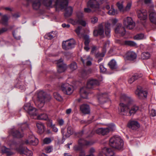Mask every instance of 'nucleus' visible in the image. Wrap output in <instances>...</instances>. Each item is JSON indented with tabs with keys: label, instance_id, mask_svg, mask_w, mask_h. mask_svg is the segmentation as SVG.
I'll use <instances>...</instances> for the list:
<instances>
[{
	"label": "nucleus",
	"instance_id": "obj_1",
	"mask_svg": "<svg viewBox=\"0 0 156 156\" xmlns=\"http://www.w3.org/2000/svg\"><path fill=\"white\" fill-rule=\"evenodd\" d=\"M121 100L122 101H125L127 104L126 105L121 103L119 104V114L121 115L129 116V108L133 104V99L130 96L122 94L121 96Z\"/></svg>",
	"mask_w": 156,
	"mask_h": 156
},
{
	"label": "nucleus",
	"instance_id": "obj_2",
	"mask_svg": "<svg viewBox=\"0 0 156 156\" xmlns=\"http://www.w3.org/2000/svg\"><path fill=\"white\" fill-rule=\"evenodd\" d=\"M24 109L30 115L33 116L34 119L38 120L49 121L51 124H52V120L49 119L47 114L42 113L37 115V110L31 106L30 103H27L25 104L24 106Z\"/></svg>",
	"mask_w": 156,
	"mask_h": 156
},
{
	"label": "nucleus",
	"instance_id": "obj_3",
	"mask_svg": "<svg viewBox=\"0 0 156 156\" xmlns=\"http://www.w3.org/2000/svg\"><path fill=\"white\" fill-rule=\"evenodd\" d=\"M67 0H43V3L45 6L52 7L55 6L56 11L59 9H62L66 7L68 4Z\"/></svg>",
	"mask_w": 156,
	"mask_h": 156
},
{
	"label": "nucleus",
	"instance_id": "obj_4",
	"mask_svg": "<svg viewBox=\"0 0 156 156\" xmlns=\"http://www.w3.org/2000/svg\"><path fill=\"white\" fill-rule=\"evenodd\" d=\"M51 98L50 95H46L45 92L41 90L37 93L35 103L39 108H41L43 106L45 101H49Z\"/></svg>",
	"mask_w": 156,
	"mask_h": 156
},
{
	"label": "nucleus",
	"instance_id": "obj_5",
	"mask_svg": "<svg viewBox=\"0 0 156 156\" xmlns=\"http://www.w3.org/2000/svg\"><path fill=\"white\" fill-rule=\"evenodd\" d=\"M123 144V140L118 136H113L109 140L110 145L112 147L118 149L120 150L122 149Z\"/></svg>",
	"mask_w": 156,
	"mask_h": 156
},
{
	"label": "nucleus",
	"instance_id": "obj_6",
	"mask_svg": "<svg viewBox=\"0 0 156 156\" xmlns=\"http://www.w3.org/2000/svg\"><path fill=\"white\" fill-rule=\"evenodd\" d=\"M118 20L116 19H112L109 20L105 24V33L106 36L108 37L110 36V27L113 26L117 22Z\"/></svg>",
	"mask_w": 156,
	"mask_h": 156
},
{
	"label": "nucleus",
	"instance_id": "obj_7",
	"mask_svg": "<svg viewBox=\"0 0 156 156\" xmlns=\"http://www.w3.org/2000/svg\"><path fill=\"white\" fill-rule=\"evenodd\" d=\"M135 94L139 99H143L146 98L147 92L144 90L141 87L138 86L135 91Z\"/></svg>",
	"mask_w": 156,
	"mask_h": 156
},
{
	"label": "nucleus",
	"instance_id": "obj_8",
	"mask_svg": "<svg viewBox=\"0 0 156 156\" xmlns=\"http://www.w3.org/2000/svg\"><path fill=\"white\" fill-rule=\"evenodd\" d=\"M75 43V41L73 39H72L68 40L63 42L62 47L64 49L67 50L73 48Z\"/></svg>",
	"mask_w": 156,
	"mask_h": 156
},
{
	"label": "nucleus",
	"instance_id": "obj_9",
	"mask_svg": "<svg viewBox=\"0 0 156 156\" xmlns=\"http://www.w3.org/2000/svg\"><path fill=\"white\" fill-rule=\"evenodd\" d=\"M123 24L125 27L129 29H133L135 26L132 19L129 17L125 18L123 21Z\"/></svg>",
	"mask_w": 156,
	"mask_h": 156
},
{
	"label": "nucleus",
	"instance_id": "obj_10",
	"mask_svg": "<svg viewBox=\"0 0 156 156\" xmlns=\"http://www.w3.org/2000/svg\"><path fill=\"white\" fill-rule=\"evenodd\" d=\"M61 89L64 93L68 95H70L73 92V87L66 83L62 86Z\"/></svg>",
	"mask_w": 156,
	"mask_h": 156
},
{
	"label": "nucleus",
	"instance_id": "obj_11",
	"mask_svg": "<svg viewBox=\"0 0 156 156\" xmlns=\"http://www.w3.org/2000/svg\"><path fill=\"white\" fill-rule=\"evenodd\" d=\"M38 140L32 135L29 136L28 139L25 140L23 142V144L36 145L38 144Z\"/></svg>",
	"mask_w": 156,
	"mask_h": 156
},
{
	"label": "nucleus",
	"instance_id": "obj_12",
	"mask_svg": "<svg viewBox=\"0 0 156 156\" xmlns=\"http://www.w3.org/2000/svg\"><path fill=\"white\" fill-rule=\"evenodd\" d=\"M115 32L120 36H123L125 33L126 31L125 28L123 27L121 24L118 23L115 29Z\"/></svg>",
	"mask_w": 156,
	"mask_h": 156
},
{
	"label": "nucleus",
	"instance_id": "obj_13",
	"mask_svg": "<svg viewBox=\"0 0 156 156\" xmlns=\"http://www.w3.org/2000/svg\"><path fill=\"white\" fill-rule=\"evenodd\" d=\"M57 71L59 73L64 72L66 69V65L63 64V61L62 59H60L57 62Z\"/></svg>",
	"mask_w": 156,
	"mask_h": 156
},
{
	"label": "nucleus",
	"instance_id": "obj_14",
	"mask_svg": "<svg viewBox=\"0 0 156 156\" xmlns=\"http://www.w3.org/2000/svg\"><path fill=\"white\" fill-rule=\"evenodd\" d=\"M136 57L137 55L134 52L129 51L126 54L125 58L127 60L133 61L136 58Z\"/></svg>",
	"mask_w": 156,
	"mask_h": 156
},
{
	"label": "nucleus",
	"instance_id": "obj_15",
	"mask_svg": "<svg viewBox=\"0 0 156 156\" xmlns=\"http://www.w3.org/2000/svg\"><path fill=\"white\" fill-rule=\"evenodd\" d=\"M87 5L93 9H95L94 11H99V5L97 1L95 0H90L87 3Z\"/></svg>",
	"mask_w": 156,
	"mask_h": 156
},
{
	"label": "nucleus",
	"instance_id": "obj_16",
	"mask_svg": "<svg viewBox=\"0 0 156 156\" xmlns=\"http://www.w3.org/2000/svg\"><path fill=\"white\" fill-rule=\"evenodd\" d=\"M138 17L141 20H144L147 18V12L145 10L141 9L137 12Z\"/></svg>",
	"mask_w": 156,
	"mask_h": 156
},
{
	"label": "nucleus",
	"instance_id": "obj_17",
	"mask_svg": "<svg viewBox=\"0 0 156 156\" xmlns=\"http://www.w3.org/2000/svg\"><path fill=\"white\" fill-rule=\"evenodd\" d=\"M100 84L99 82L95 79H90L87 83V87L88 88H92L96 86H98Z\"/></svg>",
	"mask_w": 156,
	"mask_h": 156
},
{
	"label": "nucleus",
	"instance_id": "obj_18",
	"mask_svg": "<svg viewBox=\"0 0 156 156\" xmlns=\"http://www.w3.org/2000/svg\"><path fill=\"white\" fill-rule=\"evenodd\" d=\"M104 32L103 24L102 23L100 24L98 27L97 29L94 30L93 34L94 36H97L99 35H102Z\"/></svg>",
	"mask_w": 156,
	"mask_h": 156
},
{
	"label": "nucleus",
	"instance_id": "obj_19",
	"mask_svg": "<svg viewBox=\"0 0 156 156\" xmlns=\"http://www.w3.org/2000/svg\"><path fill=\"white\" fill-rule=\"evenodd\" d=\"M81 59L84 65L90 66L92 64V59L89 56H85L81 57Z\"/></svg>",
	"mask_w": 156,
	"mask_h": 156
},
{
	"label": "nucleus",
	"instance_id": "obj_20",
	"mask_svg": "<svg viewBox=\"0 0 156 156\" xmlns=\"http://www.w3.org/2000/svg\"><path fill=\"white\" fill-rule=\"evenodd\" d=\"M116 42L121 45H128L131 46H136V44L133 41H121L119 40H117Z\"/></svg>",
	"mask_w": 156,
	"mask_h": 156
},
{
	"label": "nucleus",
	"instance_id": "obj_21",
	"mask_svg": "<svg viewBox=\"0 0 156 156\" xmlns=\"http://www.w3.org/2000/svg\"><path fill=\"white\" fill-rule=\"evenodd\" d=\"M80 109L81 112L84 114H89L90 112L89 106L86 104H83L81 105Z\"/></svg>",
	"mask_w": 156,
	"mask_h": 156
},
{
	"label": "nucleus",
	"instance_id": "obj_22",
	"mask_svg": "<svg viewBox=\"0 0 156 156\" xmlns=\"http://www.w3.org/2000/svg\"><path fill=\"white\" fill-rule=\"evenodd\" d=\"M128 127L132 129H136L140 127V124L135 121H130L128 124Z\"/></svg>",
	"mask_w": 156,
	"mask_h": 156
},
{
	"label": "nucleus",
	"instance_id": "obj_23",
	"mask_svg": "<svg viewBox=\"0 0 156 156\" xmlns=\"http://www.w3.org/2000/svg\"><path fill=\"white\" fill-rule=\"evenodd\" d=\"M10 133L14 137L16 138H21L23 136V133L22 132H20L14 129L10 130Z\"/></svg>",
	"mask_w": 156,
	"mask_h": 156
},
{
	"label": "nucleus",
	"instance_id": "obj_24",
	"mask_svg": "<svg viewBox=\"0 0 156 156\" xmlns=\"http://www.w3.org/2000/svg\"><path fill=\"white\" fill-rule=\"evenodd\" d=\"M70 21L73 25L79 24L84 27L86 25V22L84 20L81 19L75 20L70 19Z\"/></svg>",
	"mask_w": 156,
	"mask_h": 156
},
{
	"label": "nucleus",
	"instance_id": "obj_25",
	"mask_svg": "<svg viewBox=\"0 0 156 156\" xmlns=\"http://www.w3.org/2000/svg\"><path fill=\"white\" fill-rule=\"evenodd\" d=\"M88 89L86 87L81 88L80 90L81 97L83 98H87L88 94Z\"/></svg>",
	"mask_w": 156,
	"mask_h": 156
},
{
	"label": "nucleus",
	"instance_id": "obj_26",
	"mask_svg": "<svg viewBox=\"0 0 156 156\" xmlns=\"http://www.w3.org/2000/svg\"><path fill=\"white\" fill-rule=\"evenodd\" d=\"M108 95L106 93L100 94L98 96V99L102 103H103L108 101Z\"/></svg>",
	"mask_w": 156,
	"mask_h": 156
},
{
	"label": "nucleus",
	"instance_id": "obj_27",
	"mask_svg": "<svg viewBox=\"0 0 156 156\" xmlns=\"http://www.w3.org/2000/svg\"><path fill=\"white\" fill-rule=\"evenodd\" d=\"M97 133L99 134H101L104 135L107 134L109 133V130L108 128H99L96 130Z\"/></svg>",
	"mask_w": 156,
	"mask_h": 156
},
{
	"label": "nucleus",
	"instance_id": "obj_28",
	"mask_svg": "<svg viewBox=\"0 0 156 156\" xmlns=\"http://www.w3.org/2000/svg\"><path fill=\"white\" fill-rule=\"evenodd\" d=\"M149 12V18L150 21L152 23L156 24V13L153 9L150 11Z\"/></svg>",
	"mask_w": 156,
	"mask_h": 156
},
{
	"label": "nucleus",
	"instance_id": "obj_29",
	"mask_svg": "<svg viewBox=\"0 0 156 156\" xmlns=\"http://www.w3.org/2000/svg\"><path fill=\"white\" fill-rule=\"evenodd\" d=\"M102 152L106 156H113L114 154V153L111 149L106 147L103 148Z\"/></svg>",
	"mask_w": 156,
	"mask_h": 156
},
{
	"label": "nucleus",
	"instance_id": "obj_30",
	"mask_svg": "<svg viewBox=\"0 0 156 156\" xmlns=\"http://www.w3.org/2000/svg\"><path fill=\"white\" fill-rule=\"evenodd\" d=\"M142 76L143 74L141 73H135L129 78L128 80V82L130 84H131L135 80L139 78L142 77Z\"/></svg>",
	"mask_w": 156,
	"mask_h": 156
},
{
	"label": "nucleus",
	"instance_id": "obj_31",
	"mask_svg": "<svg viewBox=\"0 0 156 156\" xmlns=\"http://www.w3.org/2000/svg\"><path fill=\"white\" fill-rule=\"evenodd\" d=\"M38 132L40 134L43 133L44 131V126L43 123L39 122L36 124Z\"/></svg>",
	"mask_w": 156,
	"mask_h": 156
},
{
	"label": "nucleus",
	"instance_id": "obj_32",
	"mask_svg": "<svg viewBox=\"0 0 156 156\" xmlns=\"http://www.w3.org/2000/svg\"><path fill=\"white\" fill-rule=\"evenodd\" d=\"M1 151L3 153L6 154L7 156L12 155L13 154V153L9 149L5 147H2L1 148Z\"/></svg>",
	"mask_w": 156,
	"mask_h": 156
},
{
	"label": "nucleus",
	"instance_id": "obj_33",
	"mask_svg": "<svg viewBox=\"0 0 156 156\" xmlns=\"http://www.w3.org/2000/svg\"><path fill=\"white\" fill-rule=\"evenodd\" d=\"M73 9L71 7H68L66 9L65 16L66 17L70 16L72 14Z\"/></svg>",
	"mask_w": 156,
	"mask_h": 156
},
{
	"label": "nucleus",
	"instance_id": "obj_34",
	"mask_svg": "<svg viewBox=\"0 0 156 156\" xmlns=\"http://www.w3.org/2000/svg\"><path fill=\"white\" fill-rule=\"evenodd\" d=\"M139 109V107L136 105H133L132 106L131 109H129V115L130 116L132 114H134Z\"/></svg>",
	"mask_w": 156,
	"mask_h": 156
},
{
	"label": "nucleus",
	"instance_id": "obj_35",
	"mask_svg": "<svg viewBox=\"0 0 156 156\" xmlns=\"http://www.w3.org/2000/svg\"><path fill=\"white\" fill-rule=\"evenodd\" d=\"M40 5L41 2L38 0H36L34 1L32 5L33 9L36 10L38 9Z\"/></svg>",
	"mask_w": 156,
	"mask_h": 156
},
{
	"label": "nucleus",
	"instance_id": "obj_36",
	"mask_svg": "<svg viewBox=\"0 0 156 156\" xmlns=\"http://www.w3.org/2000/svg\"><path fill=\"white\" fill-rule=\"evenodd\" d=\"M20 153L22 154H24L27 156H31L32 155V152L31 151L29 150L27 148H24L23 150Z\"/></svg>",
	"mask_w": 156,
	"mask_h": 156
},
{
	"label": "nucleus",
	"instance_id": "obj_37",
	"mask_svg": "<svg viewBox=\"0 0 156 156\" xmlns=\"http://www.w3.org/2000/svg\"><path fill=\"white\" fill-rule=\"evenodd\" d=\"M78 143L79 145L81 146L90 145V143L89 142L86 141L83 139H80L79 140Z\"/></svg>",
	"mask_w": 156,
	"mask_h": 156
},
{
	"label": "nucleus",
	"instance_id": "obj_38",
	"mask_svg": "<svg viewBox=\"0 0 156 156\" xmlns=\"http://www.w3.org/2000/svg\"><path fill=\"white\" fill-rule=\"evenodd\" d=\"M123 1H121L117 3V5L120 11L124 12V8L123 5Z\"/></svg>",
	"mask_w": 156,
	"mask_h": 156
},
{
	"label": "nucleus",
	"instance_id": "obj_39",
	"mask_svg": "<svg viewBox=\"0 0 156 156\" xmlns=\"http://www.w3.org/2000/svg\"><path fill=\"white\" fill-rule=\"evenodd\" d=\"M108 65L110 68L112 69H115L116 67V63L114 60H112L109 63Z\"/></svg>",
	"mask_w": 156,
	"mask_h": 156
},
{
	"label": "nucleus",
	"instance_id": "obj_40",
	"mask_svg": "<svg viewBox=\"0 0 156 156\" xmlns=\"http://www.w3.org/2000/svg\"><path fill=\"white\" fill-rule=\"evenodd\" d=\"M8 18L6 15L3 16L2 18L1 23L4 25H6L8 24Z\"/></svg>",
	"mask_w": 156,
	"mask_h": 156
},
{
	"label": "nucleus",
	"instance_id": "obj_41",
	"mask_svg": "<svg viewBox=\"0 0 156 156\" xmlns=\"http://www.w3.org/2000/svg\"><path fill=\"white\" fill-rule=\"evenodd\" d=\"M53 96L54 98L57 101H62V97L58 93H54L53 94Z\"/></svg>",
	"mask_w": 156,
	"mask_h": 156
},
{
	"label": "nucleus",
	"instance_id": "obj_42",
	"mask_svg": "<svg viewBox=\"0 0 156 156\" xmlns=\"http://www.w3.org/2000/svg\"><path fill=\"white\" fill-rule=\"evenodd\" d=\"M142 58L144 59H148L150 57V55L148 52H144L141 55Z\"/></svg>",
	"mask_w": 156,
	"mask_h": 156
},
{
	"label": "nucleus",
	"instance_id": "obj_43",
	"mask_svg": "<svg viewBox=\"0 0 156 156\" xmlns=\"http://www.w3.org/2000/svg\"><path fill=\"white\" fill-rule=\"evenodd\" d=\"M108 12L110 15H115L118 14L117 11L115 10L112 6L111 8L108 11Z\"/></svg>",
	"mask_w": 156,
	"mask_h": 156
},
{
	"label": "nucleus",
	"instance_id": "obj_44",
	"mask_svg": "<svg viewBox=\"0 0 156 156\" xmlns=\"http://www.w3.org/2000/svg\"><path fill=\"white\" fill-rule=\"evenodd\" d=\"M144 38V35L142 34H137L134 37L135 40H137L142 39Z\"/></svg>",
	"mask_w": 156,
	"mask_h": 156
},
{
	"label": "nucleus",
	"instance_id": "obj_45",
	"mask_svg": "<svg viewBox=\"0 0 156 156\" xmlns=\"http://www.w3.org/2000/svg\"><path fill=\"white\" fill-rule=\"evenodd\" d=\"M132 3L129 2L127 4L126 7L124 8V12L129 11L131 7Z\"/></svg>",
	"mask_w": 156,
	"mask_h": 156
},
{
	"label": "nucleus",
	"instance_id": "obj_46",
	"mask_svg": "<svg viewBox=\"0 0 156 156\" xmlns=\"http://www.w3.org/2000/svg\"><path fill=\"white\" fill-rule=\"evenodd\" d=\"M67 133L69 135L72 134L73 133V129L70 126H68L67 129Z\"/></svg>",
	"mask_w": 156,
	"mask_h": 156
},
{
	"label": "nucleus",
	"instance_id": "obj_47",
	"mask_svg": "<svg viewBox=\"0 0 156 156\" xmlns=\"http://www.w3.org/2000/svg\"><path fill=\"white\" fill-rule=\"evenodd\" d=\"M84 39L85 40L84 42L85 45H88L90 42V40L89 37L88 36L86 35L84 36Z\"/></svg>",
	"mask_w": 156,
	"mask_h": 156
},
{
	"label": "nucleus",
	"instance_id": "obj_48",
	"mask_svg": "<svg viewBox=\"0 0 156 156\" xmlns=\"http://www.w3.org/2000/svg\"><path fill=\"white\" fill-rule=\"evenodd\" d=\"M77 68L76 63L75 62L72 63L70 65V68L73 70L76 69Z\"/></svg>",
	"mask_w": 156,
	"mask_h": 156
},
{
	"label": "nucleus",
	"instance_id": "obj_49",
	"mask_svg": "<svg viewBox=\"0 0 156 156\" xmlns=\"http://www.w3.org/2000/svg\"><path fill=\"white\" fill-rule=\"evenodd\" d=\"M108 128L109 130V132L110 131H113L115 129V125L113 124H110L108 126V127L107 128Z\"/></svg>",
	"mask_w": 156,
	"mask_h": 156
},
{
	"label": "nucleus",
	"instance_id": "obj_50",
	"mask_svg": "<svg viewBox=\"0 0 156 156\" xmlns=\"http://www.w3.org/2000/svg\"><path fill=\"white\" fill-rule=\"evenodd\" d=\"M52 151V148L50 146H48L45 149V151L47 153L51 152Z\"/></svg>",
	"mask_w": 156,
	"mask_h": 156
},
{
	"label": "nucleus",
	"instance_id": "obj_51",
	"mask_svg": "<svg viewBox=\"0 0 156 156\" xmlns=\"http://www.w3.org/2000/svg\"><path fill=\"white\" fill-rule=\"evenodd\" d=\"M100 72L102 73H105L106 71V69L104 67L103 65L101 64L99 66Z\"/></svg>",
	"mask_w": 156,
	"mask_h": 156
},
{
	"label": "nucleus",
	"instance_id": "obj_52",
	"mask_svg": "<svg viewBox=\"0 0 156 156\" xmlns=\"http://www.w3.org/2000/svg\"><path fill=\"white\" fill-rule=\"evenodd\" d=\"M51 142V139L48 138H46L43 140L44 143V144H48Z\"/></svg>",
	"mask_w": 156,
	"mask_h": 156
},
{
	"label": "nucleus",
	"instance_id": "obj_53",
	"mask_svg": "<svg viewBox=\"0 0 156 156\" xmlns=\"http://www.w3.org/2000/svg\"><path fill=\"white\" fill-rule=\"evenodd\" d=\"M52 33H50L47 34L45 35L46 38L48 39H52L54 37L53 35H52Z\"/></svg>",
	"mask_w": 156,
	"mask_h": 156
},
{
	"label": "nucleus",
	"instance_id": "obj_54",
	"mask_svg": "<svg viewBox=\"0 0 156 156\" xmlns=\"http://www.w3.org/2000/svg\"><path fill=\"white\" fill-rule=\"evenodd\" d=\"M83 15V13L80 12H78L77 13V16L78 19H82Z\"/></svg>",
	"mask_w": 156,
	"mask_h": 156
},
{
	"label": "nucleus",
	"instance_id": "obj_55",
	"mask_svg": "<svg viewBox=\"0 0 156 156\" xmlns=\"http://www.w3.org/2000/svg\"><path fill=\"white\" fill-rule=\"evenodd\" d=\"M82 28V27L81 26H78L76 29L75 30V32L78 35H79L80 34V32Z\"/></svg>",
	"mask_w": 156,
	"mask_h": 156
},
{
	"label": "nucleus",
	"instance_id": "obj_56",
	"mask_svg": "<svg viewBox=\"0 0 156 156\" xmlns=\"http://www.w3.org/2000/svg\"><path fill=\"white\" fill-rule=\"evenodd\" d=\"M98 21V19L96 17H93L91 18V22L93 23H97Z\"/></svg>",
	"mask_w": 156,
	"mask_h": 156
},
{
	"label": "nucleus",
	"instance_id": "obj_57",
	"mask_svg": "<svg viewBox=\"0 0 156 156\" xmlns=\"http://www.w3.org/2000/svg\"><path fill=\"white\" fill-rule=\"evenodd\" d=\"M58 122L59 125L60 126H62L64 124V121L62 119H60L58 120Z\"/></svg>",
	"mask_w": 156,
	"mask_h": 156
},
{
	"label": "nucleus",
	"instance_id": "obj_58",
	"mask_svg": "<svg viewBox=\"0 0 156 156\" xmlns=\"http://www.w3.org/2000/svg\"><path fill=\"white\" fill-rule=\"evenodd\" d=\"M20 126L23 129L27 128L28 127V125L26 123L21 124L20 125Z\"/></svg>",
	"mask_w": 156,
	"mask_h": 156
},
{
	"label": "nucleus",
	"instance_id": "obj_59",
	"mask_svg": "<svg viewBox=\"0 0 156 156\" xmlns=\"http://www.w3.org/2000/svg\"><path fill=\"white\" fill-rule=\"evenodd\" d=\"M150 114L152 116H156V111L154 109H152Z\"/></svg>",
	"mask_w": 156,
	"mask_h": 156
},
{
	"label": "nucleus",
	"instance_id": "obj_60",
	"mask_svg": "<svg viewBox=\"0 0 156 156\" xmlns=\"http://www.w3.org/2000/svg\"><path fill=\"white\" fill-rule=\"evenodd\" d=\"M8 29L6 28H3L2 29H0V34L5 32Z\"/></svg>",
	"mask_w": 156,
	"mask_h": 156
},
{
	"label": "nucleus",
	"instance_id": "obj_61",
	"mask_svg": "<svg viewBox=\"0 0 156 156\" xmlns=\"http://www.w3.org/2000/svg\"><path fill=\"white\" fill-rule=\"evenodd\" d=\"M51 126L54 132H57L58 131V129L54 125H52L51 124Z\"/></svg>",
	"mask_w": 156,
	"mask_h": 156
},
{
	"label": "nucleus",
	"instance_id": "obj_62",
	"mask_svg": "<svg viewBox=\"0 0 156 156\" xmlns=\"http://www.w3.org/2000/svg\"><path fill=\"white\" fill-rule=\"evenodd\" d=\"M13 35L14 37L17 40H20V37L19 36H16V34L15 33H13Z\"/></svg>",
	"mask_w": 156,
	"mask_h": 156
},
{
	"label": "nucleus",
	"instance_id": "obj_63",
	"mask_svg": "<svg viewBox=\"0 0 156 156\" xmlns=\"http://www.w3.org/2000/svg\"><path fill=\"white\" fill-rule=\"evenodd\" d=\"M84 11L86 12H91V10L88 8H85L84 9Z\"/></svg>",
	"mask_w": 156,
	"mask_h": 156
},
{
	"label": "nucleus",
	"instance_id": "obj_64",
	"mask_svg": "<svg viewBox=\"0 0 156 156\" xmlns=\"http://www.w3.org/2000/svg\"><path fill=\"white\" fill-rule=\"evenodd\" d=\"M72 111V109L71 108H69L66 110V113L67 114H70Z\"/></svg>",
	"mask_w": 156,
	"mask_h": 156
}]
</instances>
